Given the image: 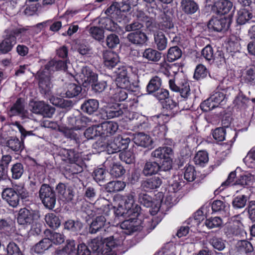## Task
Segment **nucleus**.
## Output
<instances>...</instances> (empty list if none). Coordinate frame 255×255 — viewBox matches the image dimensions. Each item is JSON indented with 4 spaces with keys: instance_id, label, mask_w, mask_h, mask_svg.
I'll return each mask as SVG.
<instances>
[{
    "instance_id": "f257e3e1",
    "label": "nucleus",
    "mask_w": 255,
    "mask_h": 255,
    "mask_svg": "<svg viewBox=\"0 0 255 255\" xmlns=\"http://www.w3.org/2000/svg\"><path fill=\"white\" fill-rule=\"evenodd\" d=\"M114 203L117 206L115 213L117 216L137 217L140 211V207L134 203V197L131 194L116 195L114 197Z\"/></svg>"
},
{
    "instance_id": "f03ea898",
    "label": "nucleus",
    "mask_w": 255,
    "mask_h": 255,
    "mask_svg": "<svg viewBox=\"0 0 255 255\" xmlns=\"http://www.w3.org/2000/svg\"><path fill=\"white\" fill-rule=\"evenodd\" d=\"M4 39L0 44L1 53L5 54L11 51L16 43V36L27 35L29 31L26 28H13L5 31Z\"/></svg>"
},
{
    "instance_id": "7ed1b4c3",
    "label": "nucleus",
    "mask_w": 255,
    "mask_h": 255,
    "mask_svg": "<svg viewBox=\"0 0 255 255\" xmlns=\"http://www.w3.org/2000/svg\"><path fill=\"white\" fill-rule=\"evenodd\" d=\"M243 232V225L240 216H235L229 219L225 228V233L227 237L238 236Z\"/></svg>"
},
{
    "instance_id": "20e7f679",
    "label": "nucleus",
    "mask_w": 255,
    "mask_h": 255,
    "mask_svg": "<svg viewBox=\"0 0 255 255\" xmlns=\"http://www.w3.org/2000/svg\"><path fill=\"white\" fill-rule=\"evenodd\" d=\"M170 118L167 115H159L152 116L150 121V125L153 127V131L157 135L164 136L167 131L166 124L169 121Z\"/></svg>"
},
{
    "instance_id": "39448f33",
    "label": "nucleus",
    "mask_w": 255,
    "mask_h": 255,
    "mask_svg": "<svg viewBox=\"0 0 255 255\" xmlns=\"http://www.w3.org/2000/svg\"><path fill=\"white\" fill-rule=\"evenodd\" d=\"M39 197L42 203L47 208L53 209L56 203V196L53 189L46 184H43L39 190Z\"/></svg>"
},
{
    "instance_id": "423d86ee",
    "label": "nucleus",
    "mask_w": 255,
    "mask_h": 255,
    "mask_svg": "<svg viewBox=\"0 0 255 255\" xmlns=\"http://www.w3.org/2000/svg\"><path fill=\"white\" fill-rule=\"evenodd\" d=\"M39 218L40 215L38 212L23 208L19 211L17 222L23 225H32L36 223Z\"/></svg>"
},
{
    "instance_id": "0eeeda50",
    "label": "nucleus",
    "mask_w": 255,
    "mask_h": 255,
    "mask_svg": "<svg viewBox=\"0 0 255 255\" xmlns=\"http://www.w3.org/2000/svg\"><path fill=\"white\" fill-rule=\"evenodd\" d=\"M128 141V138L123 139L122 136H118L114 139L109 141L106 146L101 145V150H104L106 148L109 154L116 153L127 148Z\"/></svg>"
},
{
    "instance_id": "6e6552de",
    "label": "nucleus",
    "mask_w": 255,
    "mask_h": 255,
    "mask_svg": "<svg viewBox=\"0 0 255 255\" xmlns=\"http://www.w3.org/2000/svg\"><path fill=\"white\" fill-rule=\"evenodd\" d=\"M170 89L174 92H179L181 97L187 98L190 94L189 84L188 81L183 79L177 83L175 84L174 80L170 79L168 81Z\"/></svg>"
},
{
    "instance_id": "1a4fd4ad",
    "label": "nucleus",
    "mask_w": 255,
    "mask_h": 255,
    "mask_svg": "<svg viewBox=\"0 0 255 255\" xmlns=\"http://www.w3.org/2000/svg\"><path fill=\"white\" fill-rule=\"evenodd\" d=\"M81 83L85 87L90 85H93L97 80L98 76L94 73L90 67H83L80 74Z\"/></svg>"
},
{
    "instance_id": "9d476101",
    "label": "nucleus",
    "mask_w": 255,
    "mask_h": 255,
    "mask_svg": "<svg viewBox=\"0 0 255 255\" xmlns=\"http://www.w3.org/2000/svg\"><path fill=\"white\" fill-rule=\"evenodd\" d=\"M139 202L144 206L151 209L149 210V212L152 215H154L158 212L160 207V202L158 201L154 203L151 197L144 193H141L138 196Z\"/></svg>"
},
{
    "instance_id": "9b49d317",
    "label": "nucleus",
    "mask_w": 255,
    "mask_h": 255,
    "mask_svg": "<svg viewBox=\"0 0 255 255\" xmlns=\"http://www.w3.org/2000/svg\"><path fill=\"white\" fill-rule=\"evenodd\" d=\"M231 20L225 16L220 18H213L208 24L209 29L218 32L228 29L230 24Z\"/></svg>"
},
{
    "instance_id": "f8f14e48",
    "label": "nucleus",
    "mask_w": 255,
    "mask_h": 255,
    "mask_svg": "<svg viewBox=\"0 0 255 255\" xmlns=\"http://www.w3.org/2000/svg\"><path fill=\"white\" fill-rule=\"evenodd\" d=\"M50 73L51 72L45 68L37 73L39 88L45 94L48 93L52 87L49 78Z\"/></svg>"
},
{
    "instance_id": "ddd939ff",
    "label": "nucleus",
    "mask_w": 255,
    "mask_h": 255,
    "mask_svg": "<svg viewBox=\"0 0 255 255\" xmlns=\"http://www.w3.org/2000/svg\"><path fill=\"white\" fill-rule=\"evenodd\" d=\"M124 239V237L120 236L118 233L105 239L104 243L108 248L107 250H110L107 252L108 254L106 255H116L115 253H112V249L122 244Z\"/></svg>"
},
{
    "instance_id": "4468645a",
    "label": "nucleus",
    "mask_w": 255,
    "mask_h": 255,
    "mask_svg": "<svg viewBox=\"0 0 255 255\" xmlns=\"http://www.w3.org/2000/svg\"><path fill=\"white\" fill-rule=\"evenodd\" d=\"M2 197L10 206L13 207H16L19 204V197L15 189L11 188L5 189L2 191Z\"/></svg>"
},
{
    "instance_id": "2eb2a0df",
    "label": "nucleus",
    "mask_w": 255,
    "mask_h": 255,
    "mask_svg": "<svg viewBox=\"0 0 255 255\" xmlns=\"http://www.w3.org/2000/svg\"><path fill=\"white\" fill-rule=\"evenodd\" d=\"M104 65L109 69H112L120 62L118 55L111 51H106L103 53Z\"/></svg>"
},
{
    "instance_id": "dca6fc26",
    "label": "nucleus",
    "mask_w": 255,
    "mask_h": 255,
    "mask_svg": "<svg viewBox=\"0 0 255 255\" xmlns=\"http://www.w3.org/2000/svg\"><path fill=\"white\" fill-rule=\"evenodd\" d=\"M123 114V111L117 105L111 104L105 106L102 109V114L104 118L112 119L120 117Z\"/></svg>"
},
{
    "instance_id": "f3484780",
    "label": "nucleus",
    "mask_w": 255,
    "mask_h": 255,
    "mask_svg": "<svg viewBox=\"0 0 255 255\" xmlns=\"http://www.w3.org/2000/svg\"><path fill=\"white\" fill-rule=\"evenodd\" d=\"M109 223L106 221L105 217L103 216H97L94 218L90 224L89 232L91 234H96L101 231L103 228L107 227Z\"/></svg>"
},
{
    "instance_id": "a211bd4d",
    "label": "nucleus",
    "mask_w": 255,
    "mask_h": 255,
    "mask_svg": "<svg viewBox=\"0 0 255 255\" xmlns=\"http://www.w3.org/2000/svg\"><path fill=\"white\" fill-rule=\"evenodd\" d=\"M102 136H109L116 133L118 129V125L113 121H107L100 125Z\"/></svg>"
},
{
    "instance_id": "6ab92c4d",
    "label": "nucleus",
    "mask_w": 255,
    "mask_h": 255,
    "mask_svg": "<svg viewBox=\"0 0 255 255\" xmlns=\"http://www.w3.org/2000/svg\"><path fill=\"white\" fill-rule=\"evenodd\" d=\"M228 96V90L223 89H218L211 97L213 102L219 107V105H223L226 102Z\"/></svg>"
},
{
    "instance_id": "aec40b11",
    "label": "nucleus",
    "mask_w": 255,
    "mask_h": 255,
    "mask_svg": "<svg viewBox=\"0 0 255 255\" xmlns=\"http://www.w3.org/2000/svg\"><path fill=\"white\" fill-rule=\"evenodd\" d=\"M122 229L126 230L125 233L130 234L140 229L136 220L133 217L123 221L120 225Z\"/></svg>"
},
{
    "instance_id": "412c9836",
    "label": "nucleus",
    "mask_w": 255,
    "mask_h": 255,
    "mask_svg": "<svg viewBox=\"0 0 255 255\" xmlns=\"http://www.w3.org/2000/svg\"><path fill=\"white\" fill-rule=\"evenodd\" d=\"M81 87L74 83L68 84L61 93L62 96L66 98H73L78 95L81 92Z\"/></svg>"
},
{
    "instance_id": "4be33fe9",
    "label": "nucleus",
    "mask_w": 255,
    "mask_h": 255,
    "mask_svg": "<svg viewBox=\"0 0 255 255\" xmlns=\"http://www.w3.org/2000/svg\"><path fill=\"white\" fill-rule=\"evenodd\" d=\"M128 39L135 44L142 45L148 40L146 35L141 31H137L128 34Z\"/></svg>"
},
{
    "instance_id": "5701e85b",
    "label": "nucleus",
    "mask_w": 255,
    "mask_h": 255,
    "mask_svg": "<svg viewBox=\"0 0 255 255\" xmlns=\"http://www.w3.org/2000/svg\"><path fill=\"white\" fill-rule=\"evenodd\" d=\"M133 140L136 145L143 147H148L152 143V140L149 135L142 132L136 134Z\"/></svg>"
},
{
    "instance_id": "b1692460",
    "label": "nucleus",
    "mask_w": 255,
    "mask_h": 255,
    "mask_svg": "<svg viewBox=\"0 0 255 255\" xmlns=\"http://www.w3.org/2000/svg\"><path fill=\"white\" fill-rule=\"evenodd\" d=\"M254 16L255 17V13L251 12L249 7L242 8L238 12L237 22L239 24H244Z\"/></svg>"
},
{
    "instance_id": "393cba45",
    "label": "nucleus",
    "mask_w": 255,
    "mask_h": 255,
    "mask_svg": "<svg viewBox=\"0 0 255 255\" xmlns=\"http://www.w3.org/2000/svg\"><path fill=\"white\" fill-rule=\"evenodd\" d=\"M12 157L9 155H4L0 160V182L6 179L7 168Z\"/></svg>"
},
{
    "instance_id": "a878e982",
    "label": "nucleus",
    "mask_w": 255,
    "mask_h": 255,
    "mask_svg": "<svg viewBox=\"0 0 255 255\" xmlns=\"http://www.w3.org/2000/svg\"><path fill=\"white\" fill-rule=\"evenodd\" d=\"M160 169V166L154 161H147L143 168L142 173L144 176H151L157 173Z\"/></svg>"
},
{
    "instance_id": "bb28decb",
    "label": "nucleus",
    "mask_w": 255,
    "mask_h": 255,
    "mask_svg": "<svg viewBox=\"0 0 255 255\" xmlns=\"http://www.w3.org/2000/svg\"><path fill=\"white\" fill-rule=\"evenodd\" d=\"M67 68V60H51L45 65V69L50 72L59 70L66 71Z\"/></svg>"
},
{
    "instance_id": "cd10ccee",
    "label": "nucleus",
    "mask_w": 255,
    "mask_h": 255,
    "mask_svg": "<svg viewBox=\"0 0 255 255\" xmlns=\"http://www.w3.org/2000/svg\"><path fill=\"white\" fill-rule=\"evenodd\" d=\"M181 8L187 14L195 13L199 8L198 4L193 0H182Z\"/></svg>"
},
{
    "instance_id": "c85d7f7f",
    "label": "nucleus",
    "mask_w": 255,
    "mask_h": 255,
    "mask_svg": "<svg viewBox=\"0 0 255 255\" xmlns=\"http://www.w3.org/2000/svg\"><path fill=\"white\" fill-rule=\"evenodd\" d=\"M99 108V102L95 99L86 101L82 105L81 109L85 113L91 115L95 112Z\"/></svg>"
},
{
    "instance_id": "c756f323",
    "label": "nucleus",
    "mask_w": 255,
    "mask_h": 255,
    "mask_svg": "<svg viewBox=\"0 0 255 255\" xmlns=\"http://www.w3.org/2000/svg\"><path fill=\"white\" fill-rule=\"evenodd\" d=\"M161 179L154 176L144 181L142 184L143 187L147 190H153L158 188L162 184Z\"/></svg>"
},
{
    "instance_id": "7c9ffc66",
    "label": "nucleus",
    "mask_w": 255,
    "mask_h": 255,
    "mask_svg": "<svg viewBox=\"0 0 255 255\" xmlns=\"http://www.w3.org/2000/svg\"><path fill=\"white\" fill-rule=\"evenodd\" d=\"M161 85V79L158 76H154L150 80L146 86L147 92L149 94H153L160 89Z\"/></svg>"
},
{
    "instance_id": "2f4dec72",
    "label": "nucleus",
    "mask_w": 255,
    "mask_h": 255,
    "mask_svg": "<svg viewBox=\"0 0 255 255\" xmlns=\"http://www.w3.org/2000/svg\"><path fill=\"white\" fill-rule=\"evenodd\" d=\"M86 30L89 35L94 39L99 41H102L104 38V30L98 26H87Z\"/></svg>"
},
{
    "instance_id": "473e14b6",
    "label": "nucleus",
    "mask_w": 255,
    "mask_h": 255,
    "mask_svg": "<svg viewBox=\"0 0 255 255\" xmlns=\"http://www.w3.org/2000/svg\"><path fill=\"white\" fill-rule=\"evenodd\" d=\"M154 42L156 48L160 51L165 49L167 40L163 32L158 31L154 34Z\"/></svg>"
},
{
    "instance_id": "72a5a7b5",
    "label": "nucleus",
    "mask_w": 255,
    "mask_h": 255,
    "mask_svg": "<svg viewBox=\"0 0 255 255\" xmlns=\"http://www.w3.org/2000/svg\"><path fill=\"white\" fill-rule=\"evenodd\" d=\"M172 154V150L169 147H160L153 151L151 156L159 159H164Z\"/></svg>"
},
{
    "instance_id": "f704fd0d",
    "label": "nucleus",
    "mask_w": 255,
    "mask_h": 255,
    "mask_svg": "<svg viewBox=\"0 0 255 255\" xmlns=\"http://www.w3.org/2000/svg\"><path fill=\"white\" fill-rule=\"evenodd\" d=\"M25 111L24 108V105L21 99H18L13 106L10 108L8 115L10 117L17 115H25Z\"/></svg>"
},
{
    "instance_id": "c9c22d12",
    "label": "nucleus",
    "mask_w": 255,
    "mask_h": 255,
    "mask_svg": "<svg viewBox=\"0 0 255 255\" xmlns=\"http://www.w3.org/2000/svg\"><path fill=\"white\" fill-rule=\"evenodd\" d=\"M142 56L148 61L157 62L161 57V53L155 49L147 48L143 52Z\"/></svg>"
},
{
    "instance_id": "e433bc0d",
    "label": "nucleus",
    "mask_w": 255,
    "mask_h": 255,
    "mask_svg": "<svg viewBox=\"0 0 255 255\" xmlns=\"http://www.w3.org/2000/svg\"><path fill=\"white\" fill-rule=\"evenodd\" d=\"M122 9L121 0H117L107 9L105 13L108 15H113V17H115L119 15L122 11L123 12Z\"/></svg>"
},
{
    "instance_id": "4c0bfd02",
    "label": "nucleus",
    "mask_w": 255,
    "mask_h": 255,
    "mask_svg": "<svg viewBox=\"0 0 255 255\" xmlns=\"http://www.w3.org/2000/svg\"><path fill=\"white\" fill-rule=\"evenodd\" d=\"M216 6L219 13L226 14L232 8L233 3L229 0H221L217 3Z\"/></svg>"
},
{
    "instance_id": "58836bf2",
    "label": "nucleus",
    "mask_w": 255,
    "mask_h": 255,
    "mask_svg": "<svg viewBox=\"0 0 255 255\" xmlns=\"http://www.w3.org/2000/svg\"><path fill=\"white\" fill-rule=\"evenodd\" d=\"M126 186V183L124 181H114L107 184L106 189L109 192H118L123 190Z\"/></svg>"
},
{
    "instance_id": "ea45409f",
    "label": "nucleus",
    "mask_w": 255,
    "mask_h": 255,
    "mask_svg": "<svg viewBox=\"0 0 255 255\" xmlns=\"http://www.w3.org/2000/svg\"><path fill=\"white\" fill-rule=\"evenodd\" d=\"M132 119H135L136 120H139V122H136L135 124L136 125L137 128L138 129H145L149 128L147 124L148 120L144 116L140 115L138 113H132Z\"/></svg>"
},
{
    "instance_id": "a19ab883",
    "label": "nucleus",
    "mask_w": 255,
    "mask_h": 255,
    "mask_svg": "<svg viewBox=\"0 0 255 255\" xmlns=\"http://www.w3.org/2000/svg\"><path fill=\"white\" fill-rule=\"evenodd\" d=\"M62 154L65 157V160H68L70 162H75L79 160L80 154L72 149H63Z\"/></svg>"
},
{
    "instance_id": "79ce46f5",
    "label": "nucleus",
    "mask_w": 255,
    "mask_h": 255,
    "mask_svg": "<svg viewBox=\"0 0 255 255\" xmlns=\"http://www.w3.org/2000/svg\"><path fill=\"white\" fill-rule=\"evenodd\" d=\"M56 190L61 200L69 201L72 199V195L69 191H66V186L64 184H59L57 186Z\"/></svg>"
},
{
    "instance_id": "37998d69",
    "label": "nucleus",
    "mask_w": 255,
    "mask_h": 255,
    "mask_svg": "<svg viewBox=\"0 0 255 255\" xmlns=\"http://www.w3.org/2000/svg\"><path fill=\"white\" fill-rule=\"evenodd\" d=\"M45 233L50 240L51 244L53 242L55 244H61L65 241L64 236L60 233L52 232L49 230L46 231Z\"/></svg>"
},
{
    "instance_id": "c03bdc74",
    "label": "nucleus",
    "mask_w": 255,
    "mask_h": 255,
    "mask_svg": "<svg viewBox=\"0 0 255 255\" xmlns=\"http://www.w3.org/2000/svg\"><path fill=\"white\" fill-rule=\"evenodd\" d=\"M45 220L47 224L53 228H58L60 225V220L54 213H48L45 215Z\"/></svg>"
},
{
    "instance_id": "a18cd8bd",
    "label": "nucleus",
    "mask_w": 255,
    "mask_h": 255,
    "mask_svg": "<svg viewBox=\"0 0 255 255\" xmlns=\"http://www.w3.org/2000/svg\"><path fill=\"white\" fill-rule=\"evenodd\" d=\"M194 160L196 164L204 166L209 160L207 152L205 151H198L195 155Z\"/></svg>"
},
{
    "instance_id": "49530a36",
    "label": "nucleus",
    "mask_w": 255,
    "mask_h": 255,
    "mask_svg": "<svg viewBox=\"0 0 255 255\" xmlns=\"http://www.w3.org/2000/svg\"><path fill=\"white\" fill-rule=\"evenodd\" d=\"M255 181V177L250 173H246L241 176L236 181V184L242 186L252 184Z\"/></svg>"
},
{
    "instance_id": "de8ad7c7",
    "label": "nucleus",
    "mask_w": 255,
    "mask_h": 255,
    "mask_svg": "<svg viewBox=\"0 0 255 255\" xmlns=\"http://www.w3.org/2000/svg\"><path fill=\"white\" fill-rule=\"evenodd\" d=\"M100 125L92 126L88 128L84 132L85 136L88 139H92L98 136H101Z\"/></svg>"
},
{
    "instance_id": "09e8293b",
    "label": "nucleus",
    "mask_w": 255,
    "mask_h": 255,
    "mask_svg": "<svg viewBox=\"0 0 255 255\" xmlns=\"http://www.w3.org/2000/svg\"><path fill=\"white\" fill-rule=\"evenodd\" d=\"M237 248L240 253H251L253 251L252 244L245 240L239 241L237 244Z\"/></svg>"
},
{
    "instance_id": "8fccbe9b",
    "label": "nucleus",
    "mask_w": 255,
    "mask_h": 255,
    "mask_svg": "<svg viewBox=\"0 0 255 255\" xmlns=\"http://www.w3.org/2000/svg\"><path fill=\"white\" fill-rule=\"evenodd\" d=\"M6 145L9 148L14 151H21L23 148V143L16 137H13L8 140Z\"/></svg>"
},
{
    "instance_id": "3c124183",
    "label": "nucleus",
    "mask_w": 255,
    "mask_h": 255,
    "mask_svg": "<svg viewBox=\"0 0 255 255\" xmlns=\"http://www.w3.org/2000/svg\"><path fill=\"white\" fill-rule=\"evenodd\" d=\"M182 52L180 48L177 46H173L168 50L167 59L169 62H173L180 58Z\"/></svg>"
},
{
    "instance_id": "603ef678",
    "label": "nucleus",
    "mask_w": 255,
    "mask_h": 255,
    "mask_svg": "<svg viewBox=\"0 0 255 255\" xmlns=\"http://www.w3.org/2000/svg\"><path fill=\"white\" fill-rule=\"evenodd\" d=\"M196 176V172L193 165H188L184 168V177L189 182L193 181Z\"/></svg>"
},
{
    "instance_id": "864d4df0",
    "label": "nucleus",
    "mask_w": 255,
    "mask_h": 255,
    "mask_svg": "<svg viewBox=\"0 0 255 255\" xmlns=\"http://www.w3.org/2000/svg\"><path fill=\"white\" fill-rule=\"evenodd\" d=\"M223 224L221 218L218 217L210 218L204 222V225L210 229L220 227Z\"/></svg>"
},
{
    "instance_id": "5fc2aeb1",
    "label": "nucleus",
    "mask_w": 255,
    "mask_h": 255,
    "mask_svg": "<svg viewBox=\"0 0 255 255\" xmlns=\"http://www.w3.org/2000/svg\"><path fill=\"white\" fill-rule=\"evenodd\" d=\"M212 209L215 212L224 211L227 215L229 214V206L221 200L214 201L212 204Z\"/></svg>"
},
{
    "instance_id": "6e6d98bb",
    "label": "nucleus",
    "mask_w": 255,
    "mask_h": 255,
    "mask_svg": "<svg viewBox=\"0 0 255 255\" xmlns=\"http://www.w3.org/2000/svg\"><path fill=\"white\" fill-rule=\"evenodd\" d=\"M110 166V173L113 177H119L125 173V170L122 165L115 163H111Z\"/></svg>"
},
{
    "instance_id": "4d7b16f0",
    "label": "nucleus",
    "mask_w": 255,
    "mask_h": 255,
    "mask_svg": "<svg viewBox=\"0 0 255 255\" xmlns=\"http://www.w3.org/2000/svg\"><path fill=\"white\" fill-rule=\"evenodd\" d=\"M64 226L65 229L77 233L81 230L83 225L82 223L78 221H74L69 220L65 222Z\"/></svg>"
},
{
    "instance_id": "13d9d810",
    "label": "nucleus",
    "mask_w": 255,
    "mask_h": 255,
    "mask_svg": "<svg viewBox=\"0 0 255 255\" xmlns=\"http://www.w3.org/2000/svg\"><path fill=\"white\" fill-rule=\"evenodd\" d=\"M51 246L50 240L48 238H45L35 246L34 251L38 254H41L47 250Z\"/></svg>"
},
{
    "instance_id": "bf43d9fd",
    "label": "nucleus",
    "mask_w": 255,
    "mask_h": 255,
    "mask_svg": "<svg viewBox=\"0 0 255 255\" xmlns=\"http://www.w3.org/2000/svg\"><path fill=\"white\" fill-rule=\"evenodd\" d=\"M63 252L66 253L68 255H77L76 244L74 240H68L66 241V244L62 250Z\"/></svg>"
},
{
    "instance_id": "052dcab7",
    "label": "nucleus",
    "mask_w": 255,
    "mask_h": 255,
    "mask_svg": "<svg viewBox=\"0 0 255 255\" xmlns=\"http://www.w3.org/2000/svg\"><path fill=\"white\" fill-rule=\"evenodd\" d=\"M101 24L102 27L109 31H116L118 27V24L109 18L102 19Z\"/></svg>"
},
{
    "instance_id": "680f3d73",
    "label": "nucleus",
    "mask_w": 255,
    "mask_h": 255,
    "mask_svg": "<svg viewBox=\"0 0 255 255\" xmlns=\"http://www.w3.org/2000/svg\"><path fill=\"white\" fill-rule=\"evenodd\" d=\"M95 208L99 210L100 213L108 214L110 211L109 205L105 199H101L97 201L95 204Z\"/></svg>"
},
{
    "instance_id": "e2e57ef3",
    "label": "nucleus",
    "mask_w": 255,
    "mask_h": 255,
    "mask_svg": "<svg viewBox=\"0 0 255 255\" xmlns=\"http://www.w3.org/2000/svg\"><path fill=\"white\" fill-rule=\"evenodd\" d=\"M121 160L127 164H131L134 161V156L133 151L131 150L122 152L119 155Z\"/></svg>"
},
{
    "instance_id": "0e129e2a",
    "label": "nucleus",
    "mask_w": 255,
    "mask_h": 255,
    "mask_svg": "<svg viewBox=\"0 0 255 255\" xmlns=\"http://www.w3.org/2000/svg\"><path fill=\"white\" fill-rule=\"evenodd\" d=\"M23 167L21 163H16L14 164L11 168L12 178L15 179L20 178L23 173Z\"/></svg>"
},
{
    "instance_id": "69168bd1",
    "label": "nucleus",
    "mask_w": 255,
    "mask_h": 255,
    "mask_svg": "<svg viewBox=\"0 0 255 255\" xmlns=\"http://www.w3.org/2000/svg\"><path fill=\"white\" fill-rule=\"evenodd\" d=\"M247 199L248 197L245 195L237 196L233 200V206L235 208H242L245 206Z\"/></svg>"
},
{
    "instance_id": "338daca9",
    "label": "nucleus",
    "mask_w": 255,
    "mask_h": 255,
    "mask_svg": "<svg viewBox=\"0 0 255 255\" xmlns=\"http://www.w3.org/2000/svg\"><path fill=\"white\" fill-rule=\"evenodd\" d=\"M7 255H23L19 247L14 242L9 243L6 247Z\"/></svg>"
},
{
    "instance_id": "774afa93",
    "label": "nucleus",
    "mask_w": 255,
    "mask_h": 255,
    "mask_svg": "<svg viewBox=\"0 0 255 255\" xmlns=\"http://www.w3.org/2000/svg\"><path fill=\"white\" fill-rule=\"evenodd\" d=\"M244 161L249 167H254L255 165V149L250 150L244 159Z\"/></svg>"
}]
</instances>
